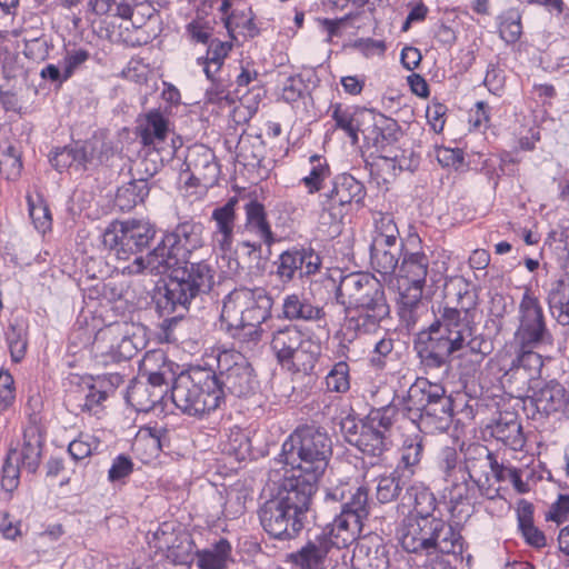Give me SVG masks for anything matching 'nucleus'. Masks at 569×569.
I'll return each mask as SVG.
<instances>
[{
  "label": "nucleus",
  "instance_id": "obj_18",
  "mask_svg": "<svg viewBox=\"0 0 569 569\" xmlns=\"http://www.w3.org/2000/svg\"><path fill=\"white\" fill-rule=\"evenodd\" d=\"M259 519L264 531L280 540L296 538L305 527V520L270 498L259 510Z\"/></svg>",
  "mask_w": 569,
  "mask_h": 569
},
{
  "label": "nucleus",
  "instance_id": "obj_9",
  "mask_svg": "<svg viewBox=\"0 0 569 569\" xmlns=\"http://www.w3.org/2000/svg\"><path fill=\"white\" fill-rule=\"evenodd\" d=\"M397 415L398 408L391 403L370 409L359 421L348 415L341 419L340 430L349 445L363 455L380 458L391 445L390 433Z\"/></svg>",
  "mask_w": 569,
  "mask_h": 569
},
{
  "label": "nucleus",
  "instance_id": "obj_41",
  "mask_svg": "<svg viewBox=\"0 0 569 569\" xmlns=\"http://www.w3.org/2000/svg\"><path fill=\"white\" fill-rule=\"evenodd\" d=\"M150 192V186L144 178L133 179L118 188L114 204L121 211H130L138 203H142Z\"/></svg>",
  "mask_w": 569,
  "mask_h": 569
},
{
  "label": "nucleus",
  "instance_id": "obj_5",
  "mask_svg": "<svg viewBox=\"0 0 569 569\" xmlns=\"http://www.w3.org/2000/svg\"><path fill=\"white\" fill-rule=\"evenodd\" d=\"M408 419L426 433L447 431L453 418V400L441 383L417 378L403 400Z\"/></svg>",
  "mask_w": 569,
  "mask_h": 569
},
{
  "label": "nucleus",
  "instance_id": "obj_30",
  "mask_svg": "<svg viewBox=\"0 0 569 569\" xmlns=\"http://www.w3.org/2000/svg\"><path fill=\"white\" fill-rule=\"evenodd\" d=\"M495 463L496 459L487 447L476 446L468 450L463 468L470 480L487 489L490 488L489 475L493 472Z\"/></svg>",
  "mask_w": 569,
  "mask_h": 569
},
{
  "label": "nucleus",
  "instance_id": "obj_39",
  "mask_svg": "<svg viewBox=\"0 0 569 569\" xmlns=\"http://www.w3.org/2000/svg\"><path fill=\"white\" fill-rule=\"evenodd\" d=\"M547 301L556 321L561 326H569V277L551 284Z\"/></svg>",
  "mask_w": 569,
  "mask_h": 569
},
{
  "label": "nucleus",
  "instance_id": "obj_43",
  "mask_svg": "<svg viewBox=\"0 0 569 569\" xmlns=\"http://www.w3.org/2000/svg\"><path fill=\"white\" fill-rule=\"evenodd\" d=\"M406 497L413 501V510L408 517H436L437 499L435 495L422 485H412L407 488Z\"/></svg>",
  "mask_w": 569,
  "mask_h": 569
},
{
  "label": "nucleus",
  "instance_id": "obj_60",
  "mask_svg": "<svg viewBox=\"0 0 569 569\" xmlns=\"http://www.w3.org/2000/svg\"><path fill=\"white\" fill-rule=\"evenodd\" d=\"M6 336L12 361L20 362L24 358L27 351L28 342L26 333L21 328L11 325L8 328Z\"/></svg>",
  "mask_w": 569,
  "mask_h": 569
},
{
  "label": "nucleus",
  "instance_id": "obj_19",
  "mask_svg": "<svg viewBox=\"0 0 569 569\" xmlns=\"http://www.w3.org/2000/svg\"><path fill=\"white\" fill-rule=\"evenodd\" d=\"M276 274L286 283L295 278L302 279L319 272L322 260L311 247H292L283 251L278 260Z\"/></svg>",
  "mask_w": 569,
  "mask_h": 569
},
{
  "label": "nucleus",
  "instance_id": "obj_22",
  "mask_svg": "<svg viewBox=\"0 0 569 569\" xmlns=\"http://www.w3.org/2000/svg\"><path fill=\"white\" fill-rule=\"evenodd\" d=\"M490 488L485 489L482 485H478L468 478V473H461L457 480L451 479L445 487L446 498H448L449 510L453 517H459L462 512L469 511L479 496L493 498L495 493Z\"/></svg>",
  "mask_w": 569,
  "mask_h": 569
},
{
  "label": "nucleus",
  "instance_id": "obj_17",
  "mask_svg": "<svg viewBox=\"0 0 569 569\" xmlns=\"http://www.w3.org/2000/svg\"><path fill=\"white\" fill-rule=\"evenodd\" d=\"M149 543L174 563L186 565L193 561L194 543L191 536L184 530H176L171 522H163Z\"/></svg>",
  "mask_w": 569,
  "mask_h": 569
},
{
  "label": "nucleus",
  "instance_id": "obj_31",
  "mask_svg": "<svg viewBox=\"0 0 569 569\" xmlns=\"http://www.w3.org/2000/svg\"><path fill=\"white\" fill-rule=\"evenodd\" d=\"M139 136L144 146L163 142L169 132V118L159 109H152L139 120Z\"/></svg>",
  "mask_w": 569,
  "mask_h": 569
},
{
  "label": "nucleus",
  "instance_id": "obj_10",
  "mask_svg": "<svg viewBox=\"0 0 569 569\" xmlns=\"http://www.w3.org/2000/svg\"><path fill=\"white\" fill-rule=\"evenodd\" d=\"M326 502L339 505L340 510L329 528L351 545L361 533L363 521L369 516L368 489L363 486H338L326 493Z\"/></svg>",
  "mask_w": 569,
  "mask_h": 569
},
{
  "label": "nucleus",
  "instance_id": "obj_25",
  "mask_svg": "<svg viewBox=\"0 0 569 569\" xmlns=\"http://www.w3.org/2000/svg\"><path fill=\"white\" fill-rule=\"evenodd\" d=\"M249 297L250 288L241 287L233 289L222 300L220 320L234 338L242 339L246 312L248 303H251Z\"/></svg>",
  "mask_w": 569,
  "mask_h": 569
},
{
  "label": "nucleus",
  "instance_id": "obj_1",
  "mask_svg": "<svg viewBox=\"0 0 569 569\" xmlns=\"http://www.w3.org/2000/svg\"><path fill=\"white\" fill-rule=\"evenodd\" d=\"M460 308L443 307L426 329L418 332L415 349L426 370L443 369L448 373L451 357L472 355L483 360L493 349V341L472 325L473 297L459 290Z\"/></svg>",
  "mask_w": 569,
  "mask_h": 569
},
{
  "label": "nucleus",
  "instance_id": "obj_12",
  "mask_svg": "<svg viewBox=\"0 0 569 569\" xmlns=\"http://www.w3.org/2000/svg\"><path fill=\"white\" fill-rule=\"evenodd\" d=\"M429 269V258L425 252H405L399 266L402 280L400 303L401 318L408 326L418 320V310L422 308L421 299Z\"/></svg>",
  "mask_w": 569,
  "mask_h": 569
},
{
  "label": "nucleus",
  "instance_id": "obj_8",
  "mask_svg": "<svg viewBox=\"0 0 569 569\" xmlns=\"http://www.w3.org/2000/svg\"><path fill=\"white\" fill-rule=\"evenodd\" d=\"M284 463L291 470L320 480L332 455V442L321 428H297L282 445Z\"/></svg>",
  "mask_w": 569,
  "mask_h": 569
},
{
  "label": "nucleus",
  "instance_id": "obj_56",
  "mask_svg": "<svg viewBox=\"0 0 569 569\" xmlns=\"http://www.w3.org/2000/svg\"><path fill=\"white\" fill-rule=\"evenodd\" d=\"M375 236L373 240L398 241L399 230L391 213L378 212L375 214Z\"/></svg>",
  "mask_w": 569,
  "mask_h": 569
},
{
  "label": "nucleus",
  "instance_id": "obj_21",
  "mask_svg": "<svg viewBox=\"0 0 569 569\" xmlns=\"http://www.w3.org/2000/svg\"><path fill=\"white\" fill-rule=\"evenodd\" d=\"M365 197L366 188L362 182L349 173H341L332 178L330 186L320 193V204L325 211L336 217V209H340L339 213L342 214L343 208L352 202H362Z\"/></svg>",
  "mask_w": 569,
  "mask_h": 569
},
{
  "label": "nucleus",
  "instance_id": "obj_55",
  "mask_svg": "<svg viewBox=\"0 0 569 569\" xmlns=\"http://www.w3.org/2000/svg\"><path fill=\"white\" fill-rule=\"evenodd\" d=\"M100 446L101 442L96 436L81 433L79 438L69 443L68 452L74 460H81L99 452Z\"/></svg>",
  "mask_w": 569,
  "mask_h": 569
},
{
  "label": "nucleus",
  "instance_id": "obj_11",
  "mask_svg": "<svg viewBox=\"0 0 569 569\" xmlns=\"http://www.w3.org/2000/svg\"><path fill=\"white\" fill-rule=\"evenodd\" d=\"M157 233L156 227L147 220L128 219L113 221L102 234V243L119 260L133 257L144 258L140 253L149 248Z\"/></svg>",
  "mask_w": 569,
  "mask_h": 569
},
{
  "label": "nucleus",
  "instance_id": "obj_24",
  "mask_svg": "<svg viewBox=\"0 0 569 569\" xmlns=\"http://www.w3.org/2000/svg\"><path fill=\"white\" fill-rule=\"evenodd\" d=\"M248 309L243 323L242 340L258 342L261 340V325L271 317L273 300L261 287L250 289Z\"/></svg>",
  "mask_w": 569,
  "mask_h": 569
},
{
  "label": "nucleus",
  "instance_id": "obj_15",
  "mask_svg": "<svg viewBox=\"0 0 569 569\" xmlns=\"http://www.w3.org/2000/svg\"><path fill=\"white\" fill-rule=\"evenodd\" d=\"M519 313L520 325L516 336L521 349H535L552 345L553 338L547 328L542 307L539 300L529 291H526L522 296Z\"/></svg>",
  "mask_w": 569,
  "mask_h": 569
},
{
  "label": "nucleus",
  "instance_id": "obj_32",
  "mask_svg": "<svg viewBox=\"0 0 569 569\" xmlns=\"http://www.w3.org/2000/svg\"><path fill=\"white\" fill-rule=\"evenodd\" d=\"M307 338L296 326H286L272 333L271 349L277 360L286 366V362L293 357L295 351Z\"/></svg>",
  "mask_w": 569,
  "mask_h": 569
},
{
  "label": "nucleus",
  "instance_id": "obj_64",
  "mask_svg": "<svg viewBox=\"0 0 569 569\" xmlns=\"http://www.w3.org/2000/svg\"><path fill=\"white\" fill-rule=\"evenodd\" d=\"M20 466L16 459H11V453L8 452L7 459L2 467L1 486L6 491H13L19 485Z\"/></svg>",
  "mask_w": 569,
  "mask_h": 569
},
{
  "label": "nucleus",
  "instance_id": "obj_37",
  "mask_svg": "<svg viewBox=\"0 0 569 569\" xmlns=\"http://www.w3.org/2000/svg\"><path fill=\"white\" fill-rule=\"evenodd\" d=\"M332 119L336 122V128L343 130L351 142L356 144L358 142V132L365 130L360 129V120L375 119L372 111L362 109L351 112L349 109H343L340 103L332 106Z\"/></svg>",
  "mask_w": 569,
  "mask_h": 569
},
{
  "label": "nucleus",
  "instance_id": "obj_62",
  "mask_svg": "<svg viewBox=\"0 0 569 569\" xmlns=\"http://www.w3.org/2000/svg\"><path fill=\"white\" fill-rule=\"evenodd\" d=\"M209 80L211 81V84L206 90L208 102L221 103L222 101H226L228 104L233 102L232 98L230 97L229 80L214 78V74H212L211 79Z\"/></svg>",
  "mask_w": 569,
  "mask_h": 569
},
{
  "label": "nucleus",
  "instance_id": "obj_57",
  "mask_svg": "<svg viewBox=\"0 0 569 569\" xmlns=\"http://www.w3.org/2000/svg\"><path fill=\"white\" fill-rule=\"evenodd\" d=\"M134 463L132 459L124 455H118L108 470V480L113 485H124L126 480L133 472Z\"/></svg>",
  "mask_w": 569,
  "mask_h": 569
},
{
  "label": "nucleus",
  "instance_id": "obj_50",
  "mask_svg": "<svg viewBox=\"0 0 569 569\" xmlns=\"http://www.w3.org/2000/svg\"><path fill=\"white\" fill-rule=\"evenodd\" d=\"M423 453V443L419 437L406 439L401 449L400 467L402 471L410 478L413 473L412 468L419 465Z\"/></svg>",
  "mask_w": 569,
  "mask_h": 569
},
{
  "label": "nucleus",
  "instance_id": "obj_26",
  "mask_svg": "<svg viewBox=\"0 0 569 569\" xmlns=\"http://www.w3.org/2000/svg\"><path fill=\"white\" fill-rule=\"evenodd\" d=\"M238 204L239 199L234 196L229 198L224 204L214 208L211 213L210 221L214 224L212 242L223 252L229 251L233 243Z\"/></svg>",
  "mask_w": 569,
  "mask_h": 569
},
{
  "label": "nucleus",
  "instance_id": "obj_47",
  "mask_svg": "<svg viewBox=\"0 0 569 569\" xmlns=\"http://www.w3.org/2000/svg\"><path fill=\"white\" fill-rule=\"evenodd\" d=\"M166 391L167 389H151L150 386L139 382L131 388L128 399L138 411L149 412L162 401Z\"/></svg>",
  "mask_w": 569,
  "mask_h": 569
},
{
  "label": "nucleus",
  "instance_id": "obj_51",
  "mask_svg": "<svg viewBox=\"0 0 569 569\" xmlns=\"http://www.w3.org/2000/svg\"><path fill=\"white\" fill-rule=\"evenodd\" d=\"M438 467L442 472L446 482L456 479L465 472V465L459 460L457 450L452 447H445L438 458Z\"/></svg>",
  "mask_w": 569,
  "mask_h": 569
},
{
  "label": "nucleus",
  "instance_id": "obj_29",
  "mask_svg": "<svg viewBox=\"0 0 569 569\" xmlns=\"http://www.w3.org/2000/svg\"><path fill=\"white\" fill-rule=\"evenodd\" d=\"M42 449V437L37 426L30 425L23 430V442L21 450L11 449V459L21 463L28 472L34 473L40 465Z\"/></svg>",
  "mask_w": 569,
  "mask_h": 569
},
{
  "label": "nucleus",
  "instance_id": "obj_52",
  "mask_svg": "<svg viewBox=\"0 0 569 569\" xmlns=\"http://www.w3.org/2000/svg\"><path fill=\"white\" fill-rule=\"evenodd\" d=\"M326 389L329 392L346 393L350 389L349 366L339 361L326 376Z\"/></svg>",
  "mask_w": 569,
  "mask_h": 569
},
{
  "label": "nucleus",
  "instance_id": "obj_48",
  "mask_svg": "<svg viewBox=\"0 0 569 569\" xmlns=\"http://www.w3.org/2000/svg\"><path fill=\"white\" fill-rule=\"evenodd\" d=\"M226 28L233 39H236V32L246 38H254L259 34V29L254 23V17L251 10L233 11L226 19Z\"/></svg>",
  "mask_w": 569,
  "mask_h": 569
},
{
  "label": "nucleus",
  "instance_id": "obj_14",
  "mask_svg": "<svg viewBox=\"0 0 569 569\" xmlns=\"http://www.w3.org/2000/svg\"><path fill=\"white\" fill-rule=\"evenodd\" d=\"M219 370V386L223 390L238 398L249 397L259 388V382L253 368L248 359L239 351L223 350L217 357Z\"/></svg>",
  "mask_w": 569,
  "mask_h": 569
},
{
  "label": "nucleus",
  "instance_id": "obj_42",
  "mask_svg": "<svg viewBox=\"0 0 569 569\" xmlns=\"http://www.w3.org/2000/svg\"><path fill=\"white\" fill-rule=\"evenodd\" d=\"M22 170L21 150L10 140L0 141V173L8 180H16Z\"/></svg>",
  "mask_w": 569,
  "mask_h": 569
},
{
  "label": "nucleus",
  "instance_id": "obj_53",
  "mask_svg": "<svg viewBox=\"0 0 569 569\" xmlns=\"http://www.w3.org/2000/svg\"><path fill=\"white\" fill-rule=\"evenodd\" d=\"M79 156V148L76 142L62 148H56L51 151L49 160L56 170L62 172L72 166L81 168V160Z\"/></svg>",
  "mask_w": 569,
  "mask_h": 569
},
{
  "label": "nucleus",
  "instance_id": "obj_49",
  "mask_svg": "<svg viewBox=\"0 0 569 569\" xmlns=\"http://www.w3.org/2000/svg\"><path fill=\"white\" fill-rule=\"evenodd\" d=\"M518 527L521 536L529 546L540 549L547 545L545 533L533 525L530 505L523 507L522 511L519 512Z\"/></svg>",
  "mask_w": 569,
  "mask_h": 569
},
{
  "label": "nucleus",
  "instance_id": "obj_46",
  "mask_svg": "<svg viewBox=\"0 0 569 569\" xmlns=\"http://www.w3.org/2000/svg\"><path fill=\"white\" fill-rule=\"evenodd\" d=\"M232 49V44L227 41L219 39H211L208 46L207 56L198 58V63L202 64L203 71L208 79H211L212 74L217 73Z\"/></svg>",
  "mask_w": 569,
  "mask_h": 569
},
{
  "label": "nucleus",
  "instance_id": "obj_59",
  "mask_svg": "<svg viewBox=\"0 0 569 569\" xmlns=\"http://www.w3.org/2000/svg\"><path fill=\"white\" fill-rule=\"evenodd\" d=\"M77 143L79 148L81 168H87L88 164H98L103 162V142L99 140H87L84 142Z\"/></svg>",
  "mask_w": 569,
  "mask_h": 569
},
{
  "label": "nucleus",
  "instance_id": "obj_13",
  "mask_svg": "<svg viewBox=\"0 0 569 569\" xmlns=\"http://www.w3.org/2000/svg\"><path fill=\"white\" fill-rule=\"evenodd\" d=\"M349 545L327 527L320 533L309 538L299 550L291 552L288 558L299 569H327L331 561L338 562L340 557L345 558V555L341 553Z\"/></svg>",
  "mask_w": 569,
  "mask_h": 569
},
{
  "label": "nucleus",
  "instance_id": "obj_7",
  "mask_svg": "<svg viewBox=\"0 0 569 569\" xmlns=\"http://www.w3.org/2000/svg\"><path fill=\"white\" fill-rule=\"evenodd\" d=\"M203 224L192 220L183 221L166 232L160 242L147 254V258H137L123 267L129 274H138L146 269H159L166 266L177 264L184 259L196 258L203 249Z\"/></svg>",
  "mask_w": 569,
  "mask_h": 569
},
{
  "label": "nucleus",
  "instance_id": "obj_28",
  "mask_svg": "<svg viewBox=\"0 0 569 569\" xmlns=\"http://www.w3.org/2000/svg\"><path fill=\"white\" fill-rule=\"evenodd\" d=\"M403 242L373 240L370 244V263L372 268L383 274H392L399 266V260L403 257Z\"/></svg>",
  "mask_w": 569,
  "mask_h": 569
},
{
  "label": "nucleus",
  "instance_id": "obj_16",
  "mask_svg": "<svg viewBox=\"0 0 569 569\" xmlns=\"http://www.w3.org/2000/svg\"><path fill=\"white\" fill-rule=\"evenodd\" d=\"M319 481L316 478L291 470V475L284 476L280 481L277 493L272 498L278 500L287 510H290L292 515L306 520L312 497L318 490Z\"/></svg>",
  "mask_w": 569,
  "mask_h": 569
},
{
  "label": "nucleus",
  "instance_id": "obj_20",
  "mask_svg": "<svg viewBox=\"0 0 569 569\" xmlns=\"http://www.w3.org/2000/svg\"><path fill=\"white\" fill-rule=\"evenodd\" d=\"M92 349L96 357L100 358L104 365L129 360L138 352L133 339L123 335L119 325L99 330L94 337Z\"/></svg>",
  "mask_w": 569,
  "mask_h": 569
},
{
  "label": "nucleus",
  "instance_id": "obj_61",
  "mask_svg": "<svg viewBox=\"0 0 569 569\" xmlns=\"http://www.w3.org/2000/svg\"><path fill=\"white\" fill-rule=\"evenodd\" d=\"M510 164H515V160L511 158H490L483 161L481 170L488 176L490 180H493V184L497 186L501 174H513V169H509Z\"/></svg>",
  "mask_w": 569,
  "mask_h": 569
},
{
  "label": "nucleus",
  "instance_id": "obj_6",
  "mask_svg": "<svg viewBox=\"0 0 569 569\" xmlns=\"http://www.w3.org/2000/svg\"><path fill=\"white\" fill-rule=\"evenodd\" d=\"M171 400L191 417H202L224 403L216 372L201 367H192L173 378Z\"/></svg>",
  "mask_w": 569,
  "mask_h": 569
},
{
  "label": "nucleus",
  "instance_id": "obj_33",
  "mask_svg": "<svg viewBox=\"0 0 569 569\" xmlns=\"http://www.w3.org/2000/svg\"><path fill=\"white\" fill-rule=\"evenodd\" d=\"M200 569H226L232 561V547L226 538H219L209 547L196 550L193 559Z\"/></svg>",
  "mask_w": 569,
  "mask_h": 569
},
{
  "label": "nucleus",
  "instance_id": "obj_23",
  "mask_svg": "<svg viewBox=\"0 0 569 569\" xmlns=\"http://www.w3.org/2000/svg\"><path fill=\"white\" fill-rule=\"evenodd\" d=\"M243 210L246 213L244 232L253 234L259 241H242L241 246L249 249V254L256 253L259 257L261 244L270 247L274 243L276 238L268 221L266 208L261 202L251 199L244 204Z\"/></svg>",
  "mask_w": 569,
  "mask_h": 569
},
{
  "label": "nucleus",
  "instance_id": "obj_38",
  "mask_svg": "<svg viewBox=\"0 0 569 569\" xmlns=\"http://www.w3.org/2000/svg\"><path fill=\"white\" fill-rule=\"evenodd\" d=\"M321 355V343L311 337H307L295 351L293 357L286 362L289 369L310 375Z\"/></svg>",
  "mask_w": 569,
  "mask_h": 569
},
{
  "label": "nucleus",
  "instance_id": "obj_44",
  "mask_svg": "<svg viewBox=\"0 0 569 569\" xmlns=\"http://www.w3.org/2000/svg\"><path fill=\"white\" fill-rule=\"evenodd\" d=\"M310 171L302 179L305 187L309 193L323 192L327 189L326 181L331 177V170L325 157L313 154L309 158Z\"/></svg>",
  "mask_w": 569,
  "mask_h": 569
},
{
  "label": "nucleus",
  "instance_id": "obj_36",
  "mask_svg": "<svg viewBox=\"0 0 569 569\" xmlns=\"http://www.w3.org/2000/svg\"><path fill=\"white\" fill-rule=\"evenodd\" d=\"M491 435L515 451L521 450L526 442L522 426L512 415L501 416L491 427Z\"/></svg>",
  "mask_w": 569,
  "mask_h": 569
},
{
  "label": "nucleus",
  "instance_id": "obj_58",
  "mask_svg": "<svg viewBox=\"0 0 569 569\" xmlns=\"http://www.w3.org/2000/svg\"><path fill=\"white\" fill-rule=\"evenodd\" d=\"M499 32L500 37L507 43H515L518 41L522 32L520 14L515 10H510L503 14L499 26Z\"/></svg>",
  "mask_w": 569,
  "mask_h": 569
},
{
  "label": "nucleus",
  "instance_id": "obj_4",
  "mask_svg": "<svg viewBox=\"0 0 569 569\" xmlns=\"http://www.w3.org/2000/svg\"><path fill=\"white\" fill-rule=\"evenodd\" d=\"M399 541L403 550L432 556L435 552L462 558L465 539L458 525L441 517H406L399 528Z\"/></svg>",
  "mask_w": 569,
  "mask_h": 569
},
{
  "label": "nucleus",
  "instance_id": "obj_27",
  "mask_svg": "<svg viewBox=\"0 0 569 569\" xmlns=\"http://www.w3.org/2000/svg\"><path fill=\"white\" fill-rule=\"evenodd\" d=\"M352 565L355 569H388L389 548L378 536L365 538L353 550Z\"/></svg>",
  "mask_w": 569,
  "mask_h": 569
},
{
  "label": "nucleus",
  "instance_id": "obj_34",
  "mask_svg": "<svg viewBox=\"0 0 569 569\" xmlns=\"http://www.w3.org/2000/svg\"><path fill=\"white\" fill-rule=\"evenodd\" d=\"M533 401L538 411L546 415L557 412L566 407L569 412V399L565 387L557 382L550 381L540 388L533 396Z\"/></svg>",
  "mask_w": 569,
  "mask_h": 569
},
{
  "label": "nucleus",
  "instance_id": "obj_40",
  "mask_svg": "<svg viewBox=\"0 0 569 569\" xmlns=\"http://www.w3.org/2000/svg\"><path fill=\"white\" fill-rule=\"evenodd\" d=\"M409 477L400 469L378 478L376 496L380 503H389L398 499L403 489L409 488Z\"/></svg>",
  "mask_w": 569,
  "mask_h": 569
},
{
  "label": "nucleus",
  "instance_id": "obj_54",
  "mask_svg": "<svg viewBox=\"0 0 569 569\" xmlns=\"http://www.w3.org/2000/svg\"><path fill=\"white\" fill-rule=\"evenodd\" d=\"M108 398V389L106 388V381H96L94 383H88V390L84 395L82 403L78 407L81 411H87L90 415H98L100 407L103 401Z\"/></svg>",
  "mask_w": 569,
  "mask_h": 569
},
{
  "label": "nucleus",
  "instance_id": "obj_2",
  "mask_svg": "<svg viewBox=\"0 0 569 569\" xmlns=\"http://www.w3.org/2000/svg\"><path fill=\"white\" fill-rule=\"evenodd\" d=\"M159 269H147L150 273H169L168 282L157 286L152 301L160 317H170L178 312L187 311L192 303H198L208 296L216 283V268L209 259H184L177 264L166 266Z\"/></svg>",
  "mask_w": 569,
  "mask_h": 569
},
{
  "label": "nucleus",
  "instance_id": "obj_3",
  "mask_svg": "<svg viewBox=\"0 0 569 569\" xmlns=\"http://www.w3.org/2000/svg\"><path fill=\"white\" fill-rule=\"evenodd\" d=\"M336 300L345 306V330L352 338L375 332L390 312L382 283L369 273L345 276Z\"/></svg>",
  "mask_w": 569,
  "mask_h": 569
},
{
  "label": "nucleus",
  "instance_id": "obj_45",
  "mask_svg": "<svg viewBox=\"0 0 569 569\" xmlns=\"http://www.w3.org/2000/svg\"><path fill=\"white\" fill-rule=\"evenodd\" d=\"M542 367V357L532 349L525 348L512 361L510 370H513L516 375L522 373L528 381H533L541 377Z\"/></svg>",
  "mask_w": 569,
  "mask_h": 569
},
{
  "label": "nucleus",
  "instance_id": "obj_35",
  "mask_svg": "<svg viewBox=\"0 0 569 569\" xmlns=\"http://www.w3.org/2000/svg\"><path fill=\"white\" fill-rule=\"evenodd\" d=\"M282 316L290 321H317L325 317V312L305 297L292 293L283 299Z\"/></svg>",
  "mask_w": 569,
  "mask_h": 569
},
{
  "label": "nucleus",
  "instance_id": "obj_63",
  "mask_svg": "<svg viewBox=\"0 0 569 569\" xmlns=\"http://www.w3.org/2000/svg\"><path fill=\"white\" fill-rule=\"evenodd\" d=\"M383 124L373 123L368 138H371L373 146L383 148L390 142L392 132L397 129V122L381 117Z\"/></svg>",
  "mask_w": 569,
  "mask_h": 569
}]
</instances>
